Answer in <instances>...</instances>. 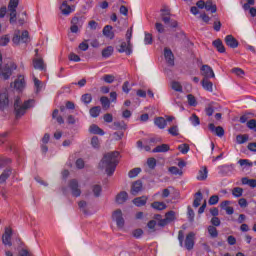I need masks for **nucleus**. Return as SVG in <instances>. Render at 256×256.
<instances>
[{
  "mask_svg": "<svg viewBox=\"0 0 256 256\" xmlns=\"http://www.w3.org/2000/svg\"><path fill=\"white\" fill-rule=\"evenodd\" d=\"M70 33H79L83 28V24L85 23V17L83 16H74L71 20Z\"/></svg>",
  "mask_w": 256,
  "mask_h": 256,
  "instance_id": "obj_4",
  "label": "nucleus"
},
{
  "mask_svg": "<svg viewBox=\"0 0 256 256\" xmlns=\"http://www.w3.org/2000/svg\"><path fill=\"white\" fill-rule=\"evenodd\" d=\"M34 103H35L34 100H27L23 103L21 101V98L17 97L14 101V111L17 119H19V117H23V115L27 113V109H30V107H33Z\"/></svg>",
  "mask_w": 256,
  "mask_h": 256,
  "instance_id": "obj_2",
  "label": "nucleus"
},
{
  "mask_svg": "<svg viewBox=\"0 0 256 256\" xmlns=\"http://www.w3.org/2000/svg\"><path fill=\"white\" fill-rule=\"evenodd\" d=\"M208 129L214 133L215 135H217V137H223V135H225V130L223 129V127L221 126H218V127H215V124L213 123H210L208 125Z\"/></svg>",
  "mask_w": 256,
  "mask_h": 256,
  "instance_id": "obj_16",
  "label": "nucleus"
},
{
  "mask_svg": "<svg viewBox=\"0 0 256 256\" xmlns=\"http://www.w3.org/2000/svg\"><path fill=\"white\" fill-rule=\"evenodd\" d=\"M9 106V94L7 91L2 92L0 94V107L1 109H5V107Z\"/></svg>",
  "mask_w": 256,
  "mask_h": 256,
  "instance_id": "obj_19",
  "label": "nucleus"
},
{
  "mask_svg": "<svg viewBox=\"0 0 256 256\" xmlns=\"http://www.w3.org/2000/svg\"><path fill=\"white\" fill-rule=\"evenodd\" d=\"M225 43L231 49H237V47H239V41H237L233 35H227L225 37Z\"/></svg>",
  "mask_w": 256,
  "mask_h": 256,
  "instance_id": "obj_15",
  "label": "nucleus"
},
{
  "mask_svg": "<svg viewBox=\"0 0 256 256\" xmlns=\"http://www.w3.org/2000/svg\"><path fill=\"white\" fill-rule=\"evenodd\" d=\"M171 13L167 9H161V19L165 25H169V27H177V21L171 20V17H169Z\"/></svg>",
  "mask_w": 256,
  "mask_h": 256,
  "instance_id": "obj_7",
  "label": "nucleus"
},
{
  "mask_svg": "<svg viewBox=\"0 0 256 256\" xmlns=\"http://www.w3.org/2000/svg\"><path fill=\"white\" fill-rule=\"evenodd\" d=\"M190 121L192 123V125L194 127H197V125L201 124V121L199 120V118L196 116V114H192V116L190 117Z\"/></svg>",
  "mask_w": 256,
  "mask_h": 256,
  "instance_id": "obj_52",
  "label": "nucleus"
},
{
  "mask_svg": "<svg viewBox=\"0 0 256 256\" xmlns=\"http://www.w3.org/2000/svg\"><path fill=\"white\" fill-rule=\"evenodd\" d=\"M168 133L170 135H172V137H177L179 136V127L177 125H174V126H171L169 129H168Z\"/></svg>",
  "mask_w": 256,
  "mask_h": 256,
  "instance_id": "obj_43",
  "label": "nucleus"
},
{
  "mask_svg": "<svg viewBox=\"0 0 256 256\" xmlns=\"http://www.w3.org/2000/svg\"><path fill=\"white\" fill-rule=\"evenodd\" d=\"M203 79H215V72L209 65H202L200 68Z\"/></svg>",
  "mask_w": 256,
  "mask_h": 256,
  "instance_id": "obj_10",
  "label": "nucleus"
},
{
  "mask_svg": "<svg viewBox=\"0 0 256 256\" xmlns=\"http://www.w3.org/2000/svg\"><path fill=\"white\" fill-rule=\"evenodd\" d=\"M164 57L171 66L175 65V56L173 55V52L171 49L165 48L164 49Z\"/></svg>",
  "mask_w": 256,
  "mask_h": 256,
  "instance_id": "obj_18",
  "label": "nucleus"
},
{
  "mask_svg": "<svg viewBox=\"0 0 256 256\" xmlns=\"http://www.w3.org/2000/svg\"><path fill=\"white\" fill-rule=\"evenodd\" d=\"M78 207L83 211V213L87 214V203L85 201L78 202Z\"/></svg>",
  "mask_w": 256,
  "mask_h": 256,
  "instance_id": "obj_63",
  "label": "nucleus"
},
{
  "mask_svg": "<svg viewBox=\"0 0 256 256\" xmlns=\"http://www.w3.org/2000/svg\"><path fill=\"white\" fill-rule=\"evenodd\" d=\"M12 173H13V169H11V168H6V169L1 173V175H0V184L5 183V182L7 181V179H8L9 177H11Z\"/></svg>",
  "mask_w": 256,
  "mask_h": 256,
  "instance_id": "obj_21",
  "label": "nucleus"
},
{
  "mask_svg": "<svg viewBox=\"0 0 256 256\" xmlns=\"http://www.w3.org/2000/svg\"><path fill=\"white\" fill-rule=\"evenodd\" d=\"M142 190H143V182H141V180H137L132 184L131 194L139 195V193H141Z\"/></svg>",
  "mask_w": 256,
  "mask_h": 256,
  "instance_id": "obj_17",
  "label": "nucleus"
},
{
  "mask_svg": "<svg viewBox=\"0 0 256 256\" xmlns=\"http://www.w3.org/2000/svg\"><path fill=\"white\" fill-rule=\"evenodd\" d=\"M207 175H208L207 167H202L198 172V176H197L198 181H205V179H207Z\"/></svg>",
  "mask_w": 256,
  "mask_h": 256,
  "instance_id": "obj_33",
  "label": "nucleus"
},
{
  "mask_svg": "<svg viewBox=\"0 0 256 256\" xmlns=\"http://www.w3.org/2000/svg\"><path fill=\"white\" fill-rule=\"evenodd\" d=\"M82 101L83 103H86V105H88V103H91V101H93V97L91 96V94H84L82 95Z\"/></svg>",
  "mask_w": 256,
  "mask_h": 256,
  "instance_id": "obj_58",
  "label": "nucleus"
},
{
  "mask_svg": "<svg viewBox=\"0 0 256 256\" xmlns=\"http://www.w3.org/2000/svg\"><path fill=\"white\" fill-rule=\"evenodd\" d=\"M102 188L100 185L92 186V192L94 193V197H99L101 195Z\"/></svg>",
  "mask_w": 256,
  "mask_h": 256,
  "instance_id": "obj_50",
  "label": "nucleus"
},
{
  "mask_svg": "<svg viewBox=\"0 0 256 256\" xmlns=\"http://www.w3.org/2000/svg\"><path fill=\"white\" fill-rule=\"evenodd\" d=\"M184 247H186L188 251H191V249L195 247V233L190 232L187 234L184 242Z\"/></svg>",
  "mask_w": 256,
  "mask_h": 256,
  "instance_id": "obj_13",
  "label": "nucleus"
},
{
  "mask_svg": "<svg viewBox=\"0 0 256 256\" xmlns=\"http://www.w3.org/2000/svg\"><path fill=\"white\" fill-rule=\"evenodd\" d=\"M171 87L174 91H177L178 93H183V86H181V83L174 81L172 82Z\"/></svg>",
  "mask_w": 256,
  "mask_h": 256,
  "instance_id": "obj_44",
  "label": "nucleus"
},
{
  "mask_svg": "<svg viewBox=\"0 0 256 256\" xmlns=\"http://www.w3.org/2000/svg\"><path fill=\"white\" fill-rule=\"evenodd\" d=\"M34 69H38L39 71L45 70V62H43V58H34L32 60Z\"/></svg>",
  "mask_w": 256,
  "mask_h": 256,
  "instance_id": "obj_20",
  "label": "nucleus"
},
{
  "mask_svg": "<svg viewBox=\"0 0 256 256\" xmlns=\"http://www.w3.org/2000/svg\"><path fill=\"white\" fill-rule=\"evenodd\" d=\"M60 11L62 15H71V13L75 11V6H70L69 4H67V1H64L60 6Z\"/></svg>",
  "mask_w": 256,
  "mask_h": 256,
  "instance_id": "obj_14",
  "label": "nucleus"
},
{
  "mask_svg": "<svg viewBox=\"0 0 256 256\" xmlns=\"http://www.w3.org/2000/svg\"><path fill=\"white\" fill-rule=\"evenodd\" d=\"M112 219L113 221H116L117 227L123 229V227L125 226V219H123V212L120 209L114 211V213L112 214Z\"/></svg>",
  "mask_w": 256,
  "mask_h": 256,
  "instance_id": "obj_9",
  "label": "nucleus"
},
{
  "mask_svg": "<svg viewBox=\"0 0 256 256\" xmlns=\"http://www.w3.org/2000/svg\"><path fill=\"white\" fill-rule=\"evenodd\" d=\"M17 7H19V0H10L8 4L10 23H15V21H17Z\"/></svg>",
  "mask_w": 256,
  "mask_h": 256,
  "instance_id": "obj_6",
  "label": "nucleus"
},
{
  "mask_svg": "<svg viewBox=\"0 0 256 256\" xmlns=\"http://www.w3.org/2000/svg\"><path fill=\"white\" fill-rule=\"evenodd\" d=\"M119 164V152L114 151L104 155L102 158L99 167L101 169H105L107 175L111 177L113 173H115V169H117V165Z\"/></svg>",
  "mask_w": 256,
  "mask_h": 256,
  "instance_id": "obj_1",
  "label": "nucleus"
},
{
  "mask_svg": "<svg viewBox=\"0 0 256 256\" xmlns=\"http://www.w3.org/2000/svg\"><path fill=\"white\" fill-rule=\"evenodd\" d=\"M68 187L73 197H81V188H79V182L77 180H70Z\"/></svg>",
  "mask_w": 256,
  "mask_h": 256,
  "instance_id": "obj_8",
  "label": "nucleus"
},
{
  "mask_svg": "<svg viewBox=\"0 0 256 256\" xmlns=\"http://www.w3.org/2000/svg\"><path fill=\"white\" fill-rule=\"evenodd\" d=\"M13 236V230L11 228H6L4 234L2 235L3 245H8L11 247L13 243L11 242V237Z\"/></svg>",
  "mask_w": 256,
  "mask_h": 256,
  "instance_id": "obj_12",
  "label": "nucleus"
},
{
  "mask_svg": "<svg viewBox=\"0 0 256 256\" xmlns=\"http://www.w3.org/2000/svg\"><path fill=\"white\" fill-rule=\"evenodd\" d=\"M103 35L107 37V39H114L115 38V33H113V26L111 25H106L103 28Z\"/></svg>",
  "mask_w": 256,
  "mask_h": 256,
  "instance_id": "obj_22",
  "label": "nucleus"
},
{
  "mask_svg": "<svg viewBox=\"0 0 256 256\" xmlns=\"http://www.w3.org/2000/svg\"><path fill=\"white\" fill-rule=\"evenodd\" d=\"M249 141V135L247 134H239L236 136V142L238 145H243V143H247Z\"/></svg>",
  "mask_w": 256,
  "mask_h": 256,
  "instance_id": "obj_34",
  "label": "nucleus"
},
{
  "mask_svg": "<svg viewBox=\"0 0 256 256\" xmlns=\"http://www.w3.org/2000/svg\"><path fill=\"white\" fill-rule=\"evenodd\" d=\"M247 127L248 129H251L252 131H256V120L251 119L250 121L247 122Z\"/></svg>",
  "mask_w": 256,
  "mask_h": 256,
  "instance_id": "obj_61",
  "label": "nucleus"
},
{
  "mask_svg": "<svg viewBox=\"0 0 256 256\" xmlns=\"http://www.w3.org/2000/svg\"><path fill=\"white\" fill-rule=\"evenodd\" d=\"M147 165L150 169H155V167L157 166V160L155 158H149L147 160Z\"/></svg>",
  "mask_w": 256,
  "mask_h": 256,
  "instance_id": "obj_56",
  "label": "nucleus"
},
{
  "mask_svg": "<svg viewBox=\"0 0 256 256\" xmlns=\"http://www.w3.org/2000/svg\"><path fill=\"white\" fill-rule=\"evenodd\" d=\"M9 41H11V40H10V38H9L8 35L2 36V37L0 38V45H1L2 47H5V45H8V44H9Z\"/></svg>",
  "mask_w": 256,
  "mask_h": 256,
  "instance_id": "obj_57",
  "label": "nucleus"
},
{
  "mask_svg": "<svg viewBox=\"0 0 256 256\" xmlns=\"http://www.w3.org/2000/svg\"><path fill=\"white\" fill-rule=\"evenodd\" d=\"M166 220L171 223L173 221H175V212L174 211H169L166 213Z\"/></svg>",
  "mask_w": 256,
  "mask_h": 256,
  "instance_id": "obj_55",
  "label": "nucleus"
},
{
  "mask_svg": "<svg viewBox=\"0 0 256 256\" xmlns=\"http://www.w3.org/2000/svg\"><path fill=\"white\" fill-rule=\"evenodd\" d=\"M118 53H126V55H131L133 53V44L128 42H121L117 47Z\"/></svg>",
  "mask_w": 256,
  "mask_h": 256,
  "instance_id": "obj_11",
  "label": "nucleus"
},
{
  "mask_svg": "<svg viewBox=\"0 0 256 256\" xmlns=\"http://www.w3.org/2000/svg\"><path fill=\"white\" fill-rule=\"evenodd\" d=\"M144 42H145V45H151V43H153V35H151L150 33H146Z\"/></svg>",
  "mask_w": 256,
  "mask_h": 256,
  "instance_id": "obj_60",
  "label": "nucleus"
},
{
  "mask_svg": "<svg viewBox=\"0 0 256 256\" xmlns=\"http://www.w3.org/2000/svg\"><path fill=\"white\" fill-rule=\"evenodd\" d=\"M102 81L111 84L115 81V76L111 74H106L102 77Z\"/></svg>",
  "mask_w": 256,
  "mask_h": 256,
  "instance_id": "obj_46",
  "label": "nucleus"
},
{
  "mask_svg": "<svg viewBox=\"0 0 256 256\" xmlns=\"http://www.w3.org/2000/svg\"><path fill=\"white\" fill-rule=\"evenodd\" d=\"M127 199H129V194H127V192H125V191L120 192L116 196V203H119V205H123V203H125V201H127Z\"/></svg>",
  "mask_w": 256,
  "mask_h": 256,
  "instance_id": "obj_26",
  "label": "nucleus"
},
{
  "mask_svg": "<svg viewBox=\"0 0 256 256\" xmlns=\"http://www.w3.org/2000/svg\"><path fill=\"white\" fill-rule=\"evenodd\" d=\"M178 150L180 151V153H182L183 155H187V153H189V145L187 144H181L178 146Z\"/></svg>",
  "mask_w": 256,
  "mask_h": 256,
  "instance_id": "obj_49",
  "label": "nucleus"
},
{
  "mask_svg": "<svg viewBox=\"0 0 256 256\" xmlns=\"http://www.w3.org/2000/svg\"><path fill=\"white\" fill-rule=\"evenodd\" d=\"M91 145L94 149H99V147H100L99 137L93 136L91 139Z\"/></svg>",
  "mask_w": 256,
  "mask_h": 256,
  "instance_id": "obj_51",
  "label": "nucleus"
},
{
  "mask_svg": "<svg viewBox=\"0 0 256 256\" xmlns=\"http://www.w3.org/2000/svg\"><path fill=\"white\" fill-rule=\"evenodd\" d=\"M139 173H141V168H134L129 171L128 177H130V179H133V178L137 177V175H139Z\"/></svg>",
  "mask_w": 256,
  "mask_h": 256,
  "instance_id": "obj_47",
  "label": "nucleus"
},
{
  "mask_svg": "<svg viewBox=\"0 0 256 256\" xmlns=\"http://www.w3.org/2000/svg\"><path fill=\"white\" fill-rule=\"evenodd\" d=\"M213 45L219 53H225V46L223 45L221 39L214 40Z\"/></svg>",
  "mask_w": 256,
  "mask_h": 256,
  "instance_id": "obj_31",
  "label": "nucleus"
},
{
  "mask_svg": "<svg viewBox=\"0 0 256 256\" xmlns=\"http://www.w3.org/2000/svg\"><path fill=\"white\" fill-rule=\"evenodd\" d=\"M151 207L153 209H156L157 211H163V210L167 209V204L163 203V202L156 201L151 204Z\"/></svg>",
  "mask_w": 256,
  "mask_h": 256,
  "instance_id": "obj_32",
  "label": "nucleus"
},
{
  "mask_svg": "<svg viewBox=\"0 0 256 256\" xmlns=\"http://www.w3.org/2000/svg\"><path fill=\"white\" fill-rule=\"evenodd\" d=\"M9 163H11V159L1 157L0 158V169H3V167H5L6 165H9Z\"/></svg>",
  "mask_w": 256,
  "mask_h": 256,
  "instance_id": "obj_54",
  "label": "nucleus"
},
{
  "mask_svg": "<svg viewBox=\"0 0 256 256\" xmlns=\"http://www.w3.org/2000/svg\"><path fill=\"white\" fill-rule=\"evenodd\" d=\"M3 61V56L1 55L0 52V77L2 79H9V77H11V75H13V71H15V69H17V66L13 63H8L5 64L4 66H1V63Z\"/></svg>",
  "mask_w": 256,
  "mask_h": 256,
  "instance_id": "obj_3",
  "label": "nucleus"
},
{
  "mask_svg": "<svg viewBox=\"0 0 256 256\" xmlns=\"http://www.w3.org/2000/svg\"><path fill=\"white\" fill-rule=\"evenodd\" d=\"M88 40H84L82 43L79 44L80 51H87L89 49V44L87 43Z\"/></svg>",
  "mask_w": 256,
  "mask_h": 256,
  "instance_id": "obj_64",
  "label": "nucleus"
},
{
  "mask_svg": "<svg viewBox=\"0 0 256 256\" xmlns=\"http://www.w3.org/2000/svg\"><path fill=\"white\" fill-rule=\"evenodd\" d=\"M154 125L158 127V129H165L167 127V120L164 117H157L154 119Z\"/></svg>",
  "mask_w": 256,
  "mask_h": 256,
  "instance_id": "obj_24",
  "label": "nucleus"
},
{
  "mask_svg": "<svg viewBox=\"0 0 256 256\" xmlns=\"http://www.w3.org/2000/svg\"><path fill=\"white\" fill-rule=\"evenodd\" d=\"M12 41L15 45H19V43H27L29 41V32L27 30H24L22 32L16 30L14 32Z\"/></svg>",
  "mask_w": 256,
  "mask_h": 256,
  "instance_id": "obj_5",
  "label": "nucleus"
},
{
  "mask_svg": "<svg viewBox=\"0 0 256 256\" xmlns=\"http://www.w3.org/2000/svg\"><path fill=\"white\" fill-rule=\"evenodd\" d=\"M101 114V106H95L90 109L91 117H99Z\"/></svg>",
  "mask_w": 256,
  "mask_h": 256,
  "instance_id": "obj_42",
  "label": "nucleus"
},
{
  "mask_svg": "<svg viewBox=\"0 0 256 256\" xmlns=\"http://www.w3.org/2000/svg\"><path fill=\"white\" fill-rule=\"evenodd\" d=\"M218 170L220 175H229V173L233 171V168L231 166L224 165V166H219Z\"/></svg>",
  "mask_w": 256,
  "mask_h": 256,
  "instance_id": "obj_35",
  "label": "nucleus"
},
{
  "mask_svg": "<svg viewBox=\"0 0 256 256\" xmlns=\"http://www.w3.org/2000/svg\"><path fill=\"white\" fill-rule=\"evenodd\" d=\"M209 205H217L219 203V196L213 195L208 201Z\"/></svg>",
  "mask_w": 256,
  "mask_h": 256,
  "instance_id": "obj_62",
  "label": "nucleus"
},
{
  "mask_svg": "<svg viewBox=\"0 0 256 256\" xmlns=\"http://www.w3.org/2000/svg\"><path fill=\"white\" fill-rule=\"evenodd\" d=\"M238 163H239V165H240L241 167H244V165H246L247 167H251V166L253 165V162H251V161H249V160H247V159H240V160L238 161Z\"/></svg>",
  "mask_w": 256,
  "mask_h": 256,
  "instance_id": "obj_59",
  "label": "nucleus"
},
{
  "mask_svg": "<svg viewBox=\"0 0 256 256\" xmlns=\"http://www.w3.org/2000/svg\"><path fill=\"white\" fill-rule=\"evenodd\" d=\"M25 87V77L23 76H18V78L14 81V88L17 89L18 91H21Z\"/></svg>",
  "mask_w": 256,
  "mask_h": 256,
  "instance_id": "obj_23",
  "label": "nucleus"
},
{
  "mask_svg": "<svg viewBox=\"0 0 256 256\" xmlns=\"http://www.w3.org/2000/svg\"><path fill=\"white\" fill-rule=\"evenodd\" d=\"M205 113L208 115V117H211V115L215 113V102H211L206 106Z\"/></svg>",
  "mask_w": 256,
  "mask_h": 256,
  "instance_id": "obj_37",
  "label": "nucleus"
},
{
  "mask_svg": "<svg viewBox=\"0 0 256 256\" xmlns=\"http://www.w3.org/2000/svg\"><path fill=\"white\" fill-rule=\"evenodd\" d=\"M232 195L233 197H242L243 196V188L241 187H235L234 189H232Z\"/></svg>",
  "mask_w": 256,
  "mask_h": 256,
  "instance_id": "obj_45",
  "label": "nucleus"
},
{
  "mask_svg": "<svg viewBox=\"0 0 256 256\" xmlns=\"http://www.w3.org/2000/svg\"><path fill=\"white\" fill-rule=\"evenodd\" d=\"M113 46H108L105 49L102 50V57L105 59H108V57H111L113 55Z\"/></svg>",
  "mask_w": 256,
  "mask_h": 256,
  "instance_id": "obj_36",
  "label": "nucleus"
},
{
  "mask_svg": "<svg viewBox=\"0 0 256 256\" xmlns=\"http://www.w3.org/2000/svg\"><path fill=\"white\" fill-rule=\"evenodd\" d=\"M204 9L210 11L211 13H217V5L213 4V1L208 0L205 2Z\"/></svg>",
  "mask_w": 256,
  "mask_h": 256,
  "instance_id": "obj_30",
  "label": "nucleus"
},
{
  "mask_svg": "<svg viewBox=\"0 0 256 256\" xmlns=\"http://www.w3.org/2000/svg\"><path fill=\"white\" fill-rule=\"evenodd\" d=\"M100 103H101L103 109H109V107H111V101L109 100V98L107 96H102L100 98Z\"/></svg>",
  "mask_w": 256,
  "mask_h": 256,
  "instance_id": "obj_40",
  "label": "nucleus"
},
{
  "mask_svg": "<svg viewBox=\"0 0 256 256\" xmlns=\"http://www.w3.org/2000/svg\"><path fill=\"white\" fill-rule=\"evenodd\" d=\"M201 201H203V194H201V191H198L195 194V199L193 202V207H199V205H201Z\"/></svg>",
  "mask_w": 256,
  "mask_h": 256,
  "instance_id": "obj_38",
  "label": "nucleus"
},
{
  "mask_svg": "<svg viewBox=\"0 0 256 256\" xmlns=\"http://www.w3.org/2000/svg\"><path fill=\"white\" fill-rule=\"evenodd\" d=\"M89 132L92 133V135H105V131L95 124L89 127Z\"/></svg>",
  "mask_w": 256,
  "mask_h": 256,
  "instance_id": "obj_27",
  "label": "nucleus"
},
{
  "mask_svg": "<svg viewBox=\"0 0 256 256\" xmlns=\"http://www.w3.org/2000/svg\"><path fill=\"white\" fill-rule=\"evenodd\" d=\"M208 233L212 239H217V237H219V231H217L215 226H208Z\"/></svg>",
  "mask_w": 256,
  "mask_h": 256,
  "instance_id": "obj_39",
  "label": "nucleus"
},
{
  "mask_svg": "<svg viewBox=\"0 0 256 256\" xmlns=\"http://www.w3.org/2000/svg\"><path fill=\"white\" fill-rule=\"evenodd\" d=\"M242 185H249V187H252L253 189H255L256 180L255 179H249V178H242Z\"/></svg>",
  "mask_w": 256,
  "mask_h": 256,
  "instance_id": "obj_41",
  "label": "nucleus"
},
{
  "mask_svg": "<svg viewBox=\"0 0 256 256\" xmlns=\"http://www.w3.org/2000/svg\"><path fill=\"white\" fill-rule=\"evenodd\" d=\"M168 171L172 173V175H183V171L179 170V168L175 166L170 167Z\"/></svg>",
  "mask_w": 256,
  "mask_h": 256,
  "instance_id": "obj_53",
  "label": "nucleus"
},
{
  "mask_svg": "<svg viewBox=\"0 0 256 256\" xmlns=\"http://www.w3.org/2000/svg\"><path fill=\"white\" fill-rule=\"evenodd\" d=\"M170 147L169 144H161L156 146L153 150L152 153H167L169 151Z\"/></svg>",
  "mask_w": 256,
  "mask_h": 256,
  "instance_id": "obj_28",
  "label": "nucleus"
},
{
  "mask_svg": "<svg viewBox=\"0 0 256 256\" xmlns=\"http://www.w3.org/2000/svg\"><path fill=\"white\" fill-rule=\"evenodd\" d=\"M187 99L191 107H197V100L195 99V96H193V94H188Z\"/></svg>",
  "mask_w": 256,
  "mask_h": 256,
  "instance_id": "obj_48",
  "label": "nucleus"
},
{
  "mask_svg": "<svg viewBox=\"0 0 256 256\" xmlns=\"http://www.w3.org/2000/svg\"><path fill=\"white\" fill-rule=\"evenodd\" d=\"M147 199V196L137 197L133 200V203L136 207H143L144 205H147Z\"/></svg>",
  "mask_w": 256,
  "mask_h": 256,
  "instance_id": "obj_29",
  "label": "nucleus"
},
{
  "mask_svg": "<svg viewBox=\"0 0 256 256\" xmlns=\"http://www.w3.org/2000/svg\"><path fill=\"white\" fill-rule=\"evenodd\" d=\"M201 85L205 91H209V93H213V82H211L209 79H202Z\"/></svg>",
  "mask_w": 256,
  "mask_h": 256,
  "instance_id": "obj_25",
  "label": "nucleus"
}]
</instances>
